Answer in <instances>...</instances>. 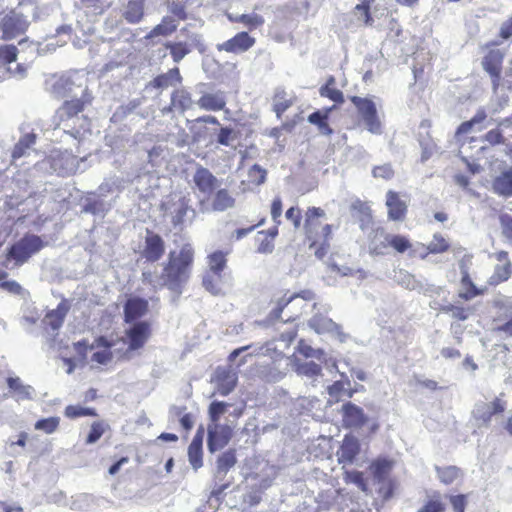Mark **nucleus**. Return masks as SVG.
Returning a JSON list of instances; mask_svg holds the SVG:
<instances>
[{"mask_svg": "<svg viewBox=\"0 0 512 512\" xmlns=\"http://www.w3.org/2000/svg\"><path fill=\"white\" fill-rule=\"evenodd\" d=\"M45 90L54 98L66 100L54 116V130L81 141L90 132V120L84 114L91 104L92 96L88 91L87 77L82 71H68L62 75H52L45 81Z\"/></svg>", "mask_w": 512, "mask_h": 512, "instance_id": "nucleus-1", "label": "nucleus"}, {"mask_svg": "<svg viewBox=\"0 0 512 512\" xmlns=\"http://www.w3.org/2000/svg\"><path fill=\"white\" fill-rule=\"evenodd\" d=\"M193 257L194 251L190 245H184L179 253L170 252L168 262L160 275L147 270L142 272L143 283L152 286L155 290L167 287L176 295H180L189 278Z\"/></svg>", "mask_w": 512, "mask_h": 512, "instance_id": "nucleus-2", "label": "nucleus"}, {"mask_svg": "<svg viewBox=\"0 0 512 512\" xmlns=\"http://www.w3.org/2000/svg\"><path fill=\"white\" fill-rule=\"evenodd\" d=\"M314 299V293L310 290L298 294L284 295L277 300L276 307L271 311L270 318L288 322L298 318L307 307V302Z\"/></svg>", "mask_w": 512, "mask_h": 512, "instance_id": "nucleus-3", "label": "nucleus"}, {"mask_svg": "<svg viewBox=\"0 0 512 512\" xmlns=\"http://www.w3.org/2000/svg\"><path fill=\"white\" fill-rule=\"evenodd\" d=\"M43 247L44 242L40 236L35 234H26L10 247L7 257L15 260L17 265H22Z\"/></svg>", "mask_w": 512, "mask_h": 512, "instance_id": "nucleus-4", "label": "nucleus"}, {"mask_svg": "<svg viewBox=\"0 0 512 512\" xmlns=\"http://www.w3.org/2000/svg\"><path fill=\"white\" fill-rule=\"evenodd\" d=\"M180 35L184 36L185 40H178L175 42L169 41L165 44L166 49L170 51V55L175 63L183 60L193 48L202 46V37L197 33H192L187 27L180 30Z\"/></svg>", "mask_w": 512, "mask_h": 512, "instance_id": "nucleus-5", "label": "nucleus"}, {"mask_svg": "<svg viewBox=\"0 0 512 512\" xmlns=\"http://www.w3.org/2000/svg\"><path fill=\"white\" fill-rule=\"evenodd\" d=\"M351 101L356 106L367 130L372 134H381L382 126L377 115L376 104L369 98H362L359 96H352Z\"/></svg>", "mask_w": 512, "mask_h": 512, "instance_id": "nucleus-6", "label": "nucleus"}, {"mask_svg": "<svg viewBox=\"0 0 512 512\" xmlns=\"http://www.w3.org/2000/svg\"><path fill=\"white\" fill-rule=\"evenodd\" d=\"M29 26V21L22 14L15 10L9 11L0 21L2 36L5 40L14 39L23 34Z\"/></svg>", "mask_w": 512, "mask_h": 512, "instance_id": "nucleus-7", "label": "nucleus"}, {"mask_svg": "<svg viewBox=\"0 0 512 512\" xmlns=\"http://www.w3.org/2000/svg\"><path fill=\"white\" fill-rule=\"evenodd\" d=\"M84 159H78L70 152H58L49 158L50 167L59 176H69L76 173L80 168V163Z\"/></svg>", "mask_w": 512, "mask_h": 512, "instance_id": "nucleus-8", "label": "nucleus"}, {"mask_svg": "<svg viewBox=\"0 0 512 512\" xmlns=\"http://www.w3.org/2000/svg\"><path fill=\"white\" fill-rule=\"evenodd\" d=\"M233 429L227 424L210 423L207 426V447L210 453L224 448L230 441Z\"/></svg>", "mask_w": 512, "mask_h": 512, "instance_id": "nucleus-9", "label": "nucleus"}, {"mask_svg": "<svg viewBox=\"0 0 512 512\" xmlns=\"http://www.w3.org/2000/svg\"><path fill=\"white\" fill-rule=\"evenodd\" d=\"M128 348L126 354L142 348L151 335L150 324L146 321L134 322L126 329Z\"/></svg>", "mask_w": 512, "mask_h": 512, "instance_id": "nucleus-10", "label": "nucleus"}, {"mask_svg": "<svg viewBox=\"0 0 512 512\" xmlns=\"http://www.w3.org/2000/svg\"><path fill=\"white\" fill-rule=\"evenodd\" d=\"M308 325L318 334L329 333L336 336L340 342H345L347 339V335L342 332L341 326L324 315L315 314L308 321Z\"/></svg>", "mask_w": 512, "mask_h": 512, "instance_id": "nucleus-11", "label": "nucleus"}, {"mask_svg": "<svg viewBox=\"0 0 512 512\" xmlns=\"http://www.w3.org/2000/svg\"><path fill=\"white\" fill-rule=\"evenodd\" d=\"M193 183L200 193L210 196L220 185V181L213 173L203 166H197L193 174Z\"/></svg>", "mask_w": 512, "mask_h": 512, "instance_id": "nucleus-12", "label": "nucleus"}, {"mask_svg": "<svg viewBox=\"0 0 512 512\" xmlns=\"http://www.w3.org/2000/svg\"><path fill=\"white\" fill-rule=\"evenodd\" d=\"M164 252L165 245L161 236L151 231H147L141 256L145 258L146 261L156 262L163 256Z\"/></svg>", "mask_w": 512, "mask_h": 512, "instance_id": "nucleus-13", "label": "nucleus"}, {"mask_svg": "<svg viewBox=\"0 0 512 512\" xmlns=\"http://www.w3.org/2000/svg\"><path fill=\"white\" fill-rule=\"evenodd\" d=\"M503 57L504 55L499 49H493L482 60L483 69L491 76L494 91L499 86Z\"/></svg>", "mask_w": 512, "mask_h": 512, "instance_id": "nucleus-14", "label": "nucleus"}, {"mask_svg": "<svg viewBox=\"0 0 512 512\" xmlns=\"http://www.w3.org/2000/svg\"><path fill=\"white\" fill-rule=\"evenodd\" d=\"M172 214V223L174 226L182 225L187 220L192 222L196 217V211L191 205V199L188 196L180 197L173 204Z\"/></svg>", "mask_w": 512, "mask_h": 512, "instance_id": "nucleus-15", "label": "nucleus"}, {"mask_svg": "<svg viewBox=\"0 0 512 512\" xmlns=\"http://www.w3.org/2000/svg\"><path fill=\"white\" fill-rule=\"evenodd\" d=\"M255 43V39L250 37L247 32H239L233 38L217 45L219 51L230 53H242L250 49Z\"/></svg>", "mask_w": 512, "mask_h": 512, "instance_id": "nucleus-16", "label": "nucleus"}, {"mask_svg": "<svg viewBox=\"0 0 512 512\" xmlns=\"http://www.w3.org/2000/svg\"><path fill=\"white\" fill-rule=\"evenodd\" d=\"M194 105L191 93L185 88L175 89L171 94V101L168 107L163 109V114L177 110L180 114L191 109Z\"/></svg>", "mask_w": 512, "mask_h": 512, "instance_id": "nucleus-17", "label": "nucleus"}, {"mask_svg": "<svg viewBox=\"0 0 512 512\" xmlns=\"http://www.w3.org/2000/svg\"><path fill=\"white\" fill-rule=\"evenodd\" d=\"M343 424L349 428H360L368 420L363 409L352 402L342 406Z\"/></svg>", "mask_w": 512, "mask_h": 512, "instance_id": "nucleus-18", "label": "nucleus"}, {"mask_svg": "<svg viewBox=\"0 0 512 512\" xmlns=\"http://www.w3.org/2000/svg\"><path fill=\"white\" fill-rule=\"evenodd\" d=\"M18 48L13 45H7L0 48V61L3 62L4 69L17 75L19 77H23L26 72V67L21 64H15L17 60Z\"/></svg>", "mask_w": 512, "mask_h": 512, "instance_id": "nucleus-19", "label": "nucleus"}, {"mask_svg": "<svg viewBox=\"0 0 512 512\" xmlns=\"http://www.w3.org/2000/svg\"><path fill=\"white\" fill-rule=\"evenodd\" d=\"M6 383L9 389V396L18 402L32 400L35 397V389L31 385L24 384L17 376L8 377Z\"/></svg>", "mask_w": 512, "mask_h": 512, "instance_id": "nucleus-20", "label": "nucleus"}, {"mask_svg": "<svg viewBox=\"0 0 512 512\" xmlns=\"http://www.w3.org/2000/svg\"><path fill=\"white\" fill-rule=\"evenodd\" d=\"M360 451V443L358 439L352 435H346L342 441L336 455L338 462L341 464L353 463L355 457Z\"/></svg>", "mask_w": 512, "mask_h": 512, "instance_id": "nucleus-21", "label": "nucleus"}, {"mask_svg": "<svg viewBox=\"0 0 512 512\" xmlns=\"http://www.w3.org/2000/svg\"><path fill=\"white\" fill-rule=\"evenodd\" d=\"M491 189L498 196L512 197V167L505 168L493 178Z\"/></svg>", "mask_w": 512, "mask_h": 512, "instance_id": "nucleus-22", "label": "nucleus"}, {"mask_svg": "<svg viewBox=\"0 0 512 512\" xmlns=\"http://www.w3.org/2000/svg\"><path fill=\"white\" fill-rule=\"evenodd\" d=\"M293 367L298 376L305 377L312 383L322 375V367L314 361H303L299 358L292 360Z\"/></svg>", "mask_w": 512, "mask_h": 512, "instance_id": "nucleus-23", "label": "nucleus"}, {"mask_svg": "<svg viewBox=\"0 0 512 512\" xmlns=\"http://www.w3.org/2000/svg\"><path fill=\"white\" fill-rule=\"evenodd\" d=\"M58 496L63 497V493L60 492ZM54 497H57V495H54ZM54 502L58 503L59 505L68 506L71 510L74 511L87 512L94 506L95 497L91 494L81 493L72 496L69 502L61 504L58 498H54Z\"/></svg>", "mask_w": 512, "mask_h": 512, "instance_id": "nucleus-24", "label": "nucleus"}, {"mask_svg": "<svg viewBox=\"0 0 512 512\" xmlns=\"http://www.w3.org/2000/svg\"><path fill=\"white\" fill-rule=\"evenodd\" d=\"M237 379L235 372L226 369H218L215 378L218 393L221 396L230 394L236 387Z\"/></svg>", "mask_w": 512, "mask_h": 512, "instance_id": "nucleus-25", "label": "nucleus"}, {"mask_svg": "<svg viewBox=\"0 0 512 512\" xmlns=\"http://www.w3.org/2000/svg\"><path fill=\"white\" fill-rule=\"evenodd\" d=\"M386 205L388 207V218L394 221H400L404 218L407 205L399 198V195L389 190L386 194Z\"/></svg>", "mask_w": 512, "mask_h": 512, "instance_id": "nucleus-26", "label": "nucleus"}, {"mask_svg": "<svg viewBox=\"0 0 512 512\" xmlns=\"http://www.w3.org/2000/svg\"><path fill=\"white\" fill-rule=\"evenodd\" d=\"M69 311V305L62 301L58 304L56 309L49 311L43 319V324L50 327L53 332H56L62 326L64 319Z\"/></svg>", "mask_w": 512, "mask_h": 512, "instance_id": "nucleus-27", "label": "nucleus"}, {"mask_svg": "<svg viewBox=\"0 0 512 512\" xmlns=\"http://www.w3.org/2000/svg\"><path fill=\"white\" fill-rule=\"evenodd\" d=\"M23 135L20 137L12 151L13 160L30 155L36 142V134L33 131L25 132L22 128Z\"/></svg>", "mask_w": 512, "mask_h": 512, "instance_id": "nucleus-28", "label": "nucleus"}, {"mask_svg": "<svg viewBox=\"0 0 512 512\" xmlns=\"http://www.w3.org/2000/svg\"><path fill=\"white\" fill-rule=\"evenodd\" d=\"M148 309V301L142 298H131L127 300L124 306V315L126 322H132L142 317Z\"/></svg>", "mask_w": 512, "mask_h": 512, "instance_id": "nucleus-29", "label": "nucleus"}, {"mask_svg": "<svg viewBox=\"0 0 512 512\" xmlns=\"http://www.w3.org/2000/svg\"><path fill=\"white\" fill-rule=\"evenodd\" d=\"M145 0H128L123 4L122 16L130 24L139 23L144 16Z\"/></svg>", "mask_w": 512, "mask_h": 512, "instance_id": "nucleus-30", "label": "nucleus"}, {"mask_svg": "<svg viewBox=\"0 0 512 512\" xmlns=\"http://www.w3.org/2000/svg\"><path fill=\"white\" fill-rule=\"evenodd\" d=\"M182 82V76L177 67L170 69L168 72L163 73L155 77L151 82L150 86L157 89H167L169 87H175Z\"/></svg>", "mask_w": 512, "mask_h": 512, "instance_id": "nucleus-31", "label": "nucleus"}, {"mask_svg": "<svg viewBox=\"0 0 512 512\" xmlns=\"http://www.w3.org/2000/svg\"><path fill=\"white\" fill-rule=\"evenodd\" d=\"M331 110L332 108L317 110L311 113L307 118L310 124L317 126L319 133L322 135L329 136L333 133V129L328 124V118Z\"/></svg>", "mask_w": 512, "mask_h": 512, "instance_id": "nucleus-32", "label": "nucleus"}, {"mask_svg": "<svg viewBox=\"0 0 512 512\" xmlns=\"http://www.w3.org/2000/svg\"><path fill=\"white\" fill-rule=\"evenodd\" d=\"M256 374L260 379L268 383L279 382L286 375L275 363L259 365Z\"/></svg>", "mask_w": 512, "mask_h": 512, "instance_id": "nucleus-33", "label": "nucleus"}, {"mask_svg": "<svg viewBox=\"0 0 512 512\" xmlns=\"http://www.w3.org/2000/svg\"><path fill=\"white\" fill-rule=\"evenodd\" d=\"M197 105L206 111H219L222 110L226 105V100L222 94L207 93L200 97L196 102Z\"/></svg>", "mask_w": 512, "mask_h": 512, "instance_id": "nucleus-34", "label": "nucleus"}, {"mask_svg": "<svg viewBox=\"0 0 512 512\" xmlns=\"http://www.w3.org/2000/svg\"><path fill=\"white\" fill-rule=\"evenodd\" d=\"M236 464V455L234 450H228L219 455L216 462L215 477L222 480L227 472Z\"/></svg>", "mask_w": 512, "mask_h": 512, "instance_id": "nucleus-35", "label": "nucleus"}, {"mask_svg": "<svg viewBox=\"0 0 512 512\" xmlns=\"http://www.w3.org/2000/svg\"><path fill=\"white\" fill-rule=\"evenodd\" d=\"M212 210L223 212L235 206V199L227 189H219L212 199Z\"/></svg>", "mask_w": 512, "mask_h": 512, "instance_id": "nucleus-36", "label": "nucleus"}, {"mask_svg": "<svg viewBox=\"0 0 512 512\" xmlns=\"http://www.w3.org/2000/svg\"><path fill=\"white\" fill-rule=\"evenodd\" d=\"M222 273L206 271L203 276V286L213 295L223 294Z\"/></svg>", "mask_w": 512, "mask_h": 512, "instance_id": "nucleus-37", "label": "nucleus"}, {"mask_svg": "<svg viewBox=\"0 0 512 512\" xmlns=\"http://www.w3.org/2000/svg\"><path fill=\"white\" fill-rule=\"evenodd\" d=\"M292 104L293 101L287 97L286 91L283 88H277L273 99V111L277 118H280Z\"/></svg>", "mask_w": 512, "mask_h": 512, "instance_id": "nucleus-38", "label": "nucleus"}, {"mask_svg": "<svg viewBox=\"0 0 512 512\" xmlns=\"http://www.w3.org/2000/svg\"><path fill=\"white\" fill-rule=\"evenodd\" d=\"M394 278L398 284L409 290H421L423 287L422 283L414 275L405 270L395 272Z\"/></svg>", "mask_w": 512, "mask_h": 512, "instance_id": "nucleus-39", "label": "nucleus"}, {"mask_svg": "<svg viewBox=\"0 0 512 512\" xmlns=\"http://www.w3.org/2000/svg\"><path fill=\"white\" fill-rule=\"evenodd\" d=\"M473 416L477 422V426L482 427L489 425L493 414L488 403L479 402L473 409Z\"/></svg>", "mask_w": 512, "mask_h": 512, "instance_id": "nucleus-40", "label": "nucleus"}, {"mask_svg": "<svg viewBox=\"0 0 512 512\" xmlns=\"http://www.w3.org/2000/svg\"><path fill=\"white\" fill-rule=\"evenodd\" d=\"M177 29V24L175 20L171 17H164L162 22L156 25L149 33L148 37H156V36H168L172 34Z\"/></svg>", "mask_w": 512, "mask_h": 512, "instance_id": "nucleus-41", "label": "nucleus"}, {"mask_svg": "<svg viewBox=\"0 0 512 512\" xmlns=\"http://www.w3.org/2000/svg\"><path fill=\"white\" fill-rule=\"evenodd\" d=\"M229 19L233 22H239L244 24L250 30L255 29L264 24V18L256 13L252 14H241V15H229Z\"/></svg>", "mask_w": 512, "mask_h": 512, "instance_id": "nucleus-42", "label": "nucleus"}, {"mask_svg": "<svg viewBox=\"0 0 512 512\" xmlns=\"http://www.w3.org/2000/svg\"><path fill=\"white\" fill-rule=\"evenodd\" d=\"M335 78L330 76L324 86L320 88V95L327 97L336 103H342L344 101L343 93L334 87Z\"/></svg>", "mask_w": 512, "mask_h": 512, "instance_id": "nucleus-43", "label": "nucleus"}, {"mask_svg": "<svg viewBox=\"0 0 512 512\" xmlns=\"http://www.w3.org/2000/svg\"><path fill=\"white\" fill-rule=\"evenodd\" d=\"M360 2L354 8V15L358 21L363 22L367 26H372L374 23L370 15V4L373 0H359Z\"/></svg>", "mask_w": 512, "mask_h": 512, "instance_id": "nucleus-44", "label": "nucleus"}, {"mask_svg": "<svg viewBox=\"0 0 512 512\" xmlns=\"http://www.w3.org/2000/svg\"><path fill=\"white\" fill-rule=\"evenodd\" d=\"M227 253H224L223 251H215L211 253L207 259H208V270L211 272H219L222 273L223 270L226 267L227 259H226Z\"/></svg>", "mask_w": 512, "mask_h": 512, "instance_id": "nucleus-45", "label": "nucleus"}, {"mask_svg": "<svg viewBox=\"0 0 512 512\" xmlns=\"http://www.w3.org/2000/svg\"><path fill=\"white\" fill-rule=\"evenodd\" d=\"M512 273V266L510 261H506L503 264H498L495 266L494 273L490 277L489 283L492 285H497L501 282L506 281Z\"/></svg>", "mask_w": 512, "mask_h": 512, "instance_id": "nucleus-46", "label": "nucleus"}, {"mask_svg": "<svg viewBox=\"0 0 512 512\" xmlns=\"http://www.w3.org/2000/svg\"><path fill=\"white\" fill-rule=\"evenodd\" d=\"M297 351L305 358L317 359L318 361H325L324 350L319 348H313L305 340H300L298 342Z\"/></svg>", "mask_w": 512, "mask_h": 512, "instance_id": "nucleus-47", "label": "nucleus"}, {"mask_svg": "<svg viewBox=\"0 0 512 512\" xmlns=\"http://www.w3.org/2000/svg\"><path fill=\"white\" fill-rule=\"evenodd\" d=\"M385 241L399 253H404L411 247L409 239L402 235L388 234Z\"/></svg>", "mask_w": 512, "mask_h": 512, "instance_id": "nucleus-48", "label": "nucleus"}, {"mask_svg": "<svg viewBox=\"0 0 512 512\" xmlns=\"http://www.w3.org/2000/svg\"><path fill=\"white\" fill-rule=\"evenodd\" d=\"M436 471L440 481L446 485L453 483L460 474V470L455 466L436 467Z\"/></svg>", "mask_w": 512, "mask_h": 512, "instance_id": "nucleus-49", "label": "nucleus"}, {"mask_svg": "<svg viewBox=\"0 0 512 512\" xmlns=\"http://www.w3.org/2000/svg\"><path fill=\"white\" fill-rule=\"evenodd\" d=\"M371 470L378 481H382L391 469V462L386 459H378L371 464Z\"/></svg>", "mask_w": 512, "mask_h": 512, "instance_id": "nucleus-50", "label": "nucleus"}, {"mask_svg": "<svg viewBox=\"0 0 512 512\" xmlns=\"http://www.w3.org/2000/svg\"><path fill=\"white\" fill-rule=\"evenodd\" d=\"M448 248L449 243L439 233L434 234L433 239L427 245L428 251L433 254L443 253L447 251Z\"/></svg>", "mask_w": 512, "mask_h": 512, "instance_id": "nucleus-51", "label": "nucleus"}, {"mask_svg": "<svg viewBox=\"0 0 512 512\" xmlns=\"http://www.w3.org/2000/svg\"><path fill=\"white\" fill-rule=\"evenodd\" d=\"M188 459L194 470H198L200 467H202V446H197V444H190L188 447Z\"/></svg>", "mask_w": 512, "mask_h": 512, "instance_id": "nucleus-52", "label": "nucleus"}, {"mask_svg": "<svg viewBox=\"0 0 512 512\" xmlns=\"http://www.w3.org/2000/svg\"><path fill=\"white\" fill-rule=\"evenodd\" d=\"M325 215L324 210L317 207H311L306 212L305 229L308 237H311L312 227L315 225V220Z\"/></svg>", "mask_w": 512, "mask_h": 512, "instance_id": "nucleus-53", "label": "nucleus"}, {"mask_svg": "<svg viewBox=\"0 0 512 512\" xmlns=\"http://www.w3.org/2000/svg\"><path fill=\"white\" fill-rule=\"evenodd\" d=\"M59 426V418L58 417H49L38 420L35 423V429L44 431L47 434H51L56 431Z\"/></svg>", "mask_w": 512, "mask_h": 512, "instance_id": "nucleus-54", "label": "nucleus"}, {"mask_svg": "<svg viewBox=\"0 0 512 512\" xmlns=\"http://www.w3.org/2000/svg\"><path fill=\"white\" fill-rule=\"evenodd\" d=\"M65 415L68 418H78L82 416H95V410L92 408H85L78 405H69L65 408Z\"/></svg>", "mask_w": 512, "mask_h": 512, "instance_id": "nucleus-55", "label": "nucleus"}, {"mask_svg": "<svg viewBox=\"0 0 512 512\" xmlns=\"http://www.w3.org/2000/svg\"><path fill=\"white\" fill-rule=\"evenodd\" d=\"M229 404L221 401H213L209 406V418L211 423H218L221 415L226 412Z\"/></svg>", "mask_w": 512, "mask_h": 512, "instance_id": "nucleus-56", "label": "nucleus"}, {"mask_svg": "<svg viewBox=\"0 0 512 512\" xmlns=\"http://www.w3.org/2000/svg\"><path fill=\"white\" fill-rule=\"evenodd\" d=\"M267 171L258 164H254L248 171V178L251 183L261 185L266 181Z\"/></svg>", "mask_w": 512, "mask_h": 512, "instance_id": "nucleus-57", "label": "nucleus"}, {"mask_svg": "<svg viewBox=\"0 0 512 512\" xmlns=\"http://www.w3.org/2000/svg\"><path fill=\"white\" fill-rule=\"evenodd\" d=\"M445 504L441 501L440 495H434L431 499H429L423 507H421L418 512H444Z\"/></svg>", "mask_w": 512, "mask_h": 512, "instance_id": "nucleus-58", "label": "nucleus"}, {"mask_svg": "<svg viewBox=\"0 0 512 512\" xmlns=\"http://www.w3.org/2000/svg\"><path fill=\"white\" fill-rule=\"evenodd\" d=\"M143 102L142 98H134L128 101L126 104L121 105L116 110L114 116L126 117L127 115L134 112Z\"/></svg>", "mask_w": 512, "mask_h": 512, "instance_id": "nucleus-59", "label": "nucleus"}, {"mask_svg": "<svg viewBox=\"0 0 512 512\" xmlns=\"http://www.w3.org/2000/svg\"><path fill=\"white\" fill-rule=\"evenodd\" d=\"M236 139L235 131L231 127H221L217 135V143L223 146H230Z\"/></svg>", "mask_w": 512, "mask_h": 512, "instance_id": "nucleus-60", "label": "nucleus"}, {"mask_svg": "<svg viewBox=\"0 0 512 512\" xmlns=\"http://www.w3.org/2000/svg\"><path fill=\"white\" fill-rule=\"evenodd\" d=\"M372 175L375 178H381L384 180H390L394 176V170L390 163H385L382 165L375 166L372 169Z\"/></svg>", "mask_w": 512, "mask_h": 512, "instance_id": "nucleus-61", "label": "nucleus"}, {"mask_svg": "<svg viewBox=\"0 0 512 512\" xmlns=\"http://www.w3.org/2000/svg\"><path fill=\"white\" fill-rule=\"evenodd\" d=\"M345 480L347 482L355 484L363 492L367 491V484L364 480L363 473L360 471L346 472Z\"/></svg>", "mask_w": 512, "mask_h": 512, "instance_id": "nucleus-62", "label": "nucleus"}, {"mask_svg": "<svg viewBox=\"0 0 512 512\" xmlns=\"http://www.w3.org/2000/svg\"><path fill=\"white\" fill-rule=\"evenodd\" d=\"M105 431V424L103 422H95L92 424L90 432L87 436L86 443L93 444L97 442Z\"/></svg>", "mask_w": 512, "mask_h": 512, "instance_id": "nucleus-63", "label": "nucleus"}, {"mask_svg": "<svg viewBox=\"0 0 512 512\" xmlns=\"http://www.w3.org/2000/svg\"><path fill=\"white\" fill-rule=\"evenodd\" d=\"M445 313H449L453 318L458 320H466L468 318V311L463 307L454 305H446L441 309Z\"/></svg>", "mask_w": 512, "mask_h": 512, "instance_id": "nucleus-64", "label": "nucleus"}]
</instances>
